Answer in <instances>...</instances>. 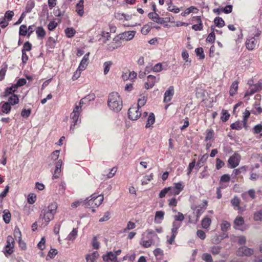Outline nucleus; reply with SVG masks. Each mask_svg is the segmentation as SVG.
<instances>
[{
  "instance_id": "obj_1",
  "label": "nucleus",
  "mask_w": 262,
  "mask_h": 262,
  "mask_svg": "<svg viewBox=\"0 0 262 262\" xmlns=\"http://www.w3.org/2000/svg\"><path fill=\"white\" fill-rule=\"evenodd\" d=\"M95 98V96L94 94L89 95L81 99L79 104L75 106L73 112L70 115L71 121L70 128V132L71 134L74 133L76 125H77L78 123L80 122V120L79 118L80 113L82 112V106L83 104H86L87 102L92 100H94Z\"/></svg>"
},
{
  "instance_id": "obj_2",
  "label": "nucleus",
  "mask_w": 262,
  "mask_h": 262,
  "mask_svg": "<svg viewBox=\"0 0 262 262\" xmlns=\"http://www.w3.org/2000/svg\"><path fill=\"white\" fill-rule=\"evenodd\" d=\"M57 209V204L56 203H52L50 204L48 207L43 209L39 216V220L42 224H45V226L54 219L55 214Z\"/></svg>"
},
{
  "instance_id": "obj_3",
  "label": "nucleus",
  "mask_w": 262,
  "mask_h": 262,
  "mask_svg": "<svg viewBox=\"0 0 262 262\" xmlns=\"http://www.w3.org/2000/svg\"><path fill=\"white\" fill-rule=\"evenodd\" d=\"M107 105L110 110L114 112H118L122 108V100L117 92H112L108 96Z\"/></svg>"
},
{
  "instance_id": "obj_4",
  "label": "nucleus",
  "mask_w": 262,
  "mask_h": 262,
  "mask_svg": "<svg viewBox=\"0 0 262 262\" xmlns=\"http://www.w3.org/2000/svg\"><path fill=\"white\" fill-rule=\"evenodd\" d=\"M103 201V195L93 194L84 200V203L85 206L87 207L89 206L98 207L102 204Z\"/></svg>"
},
{
  "instance_id": "obj_5",
  "label": "nucleus",
  "mask_w": 262,
  "mask_h": 262,
  "mask_svg": "<svg viewBox=\"0 0 262 262\" xmlns=\"http://www.w3.org/2000/svg\"><path fill=\"white\" fill-rule=\"evenodd\" d=\"M140 108L137 106H133L129 108L128 111V118L132 120H137L141 116Z\"/></svg>"
},
{
  "instance_id": "obj_6",
  "label": "nucleus",
  "mask_w": 262,
  "mask_h": 262,
  "mask_svg": "<svg viewBox=\"0 0 262 262\" xmlns=\"http://www.w3.org/2000/svg\"><path fill=\"white\" fill-rule=\"evenodd\" d=\"M241 157L240 155L237 152H235L228 159V162L230 165V167L234 168L237 167L240 162Z\"/></svg>"
},
{
  "instance_id": "obj_7",
  "label": "nucleus",
  "mask_w": 262,
  "mask_h": 262,
  "mask_svg": "<svg viewBox=\"0 0 262 262\" xmlns=\"http://www.w3.org/2000/svg\"><path fill=\"white\" fill-rule=\"evenodd\" d=\"M122 46L121 40L118 35L115 36L112 41L107 45V49L110 51L117 49Z\"/></svg>"
},
{
  "instance_id": "obj_8",
  "label": "nucleus",
  "mask_w": 262,
  "mask_h": 262,
  "mask_svg": "<svg viewBox=\"0 0 262 262\" xmlns=\"http://www.w3.org/2000/svg\"><path fill=\"white\" fill-rule=\"evenodd\" d=\"M147 78V81L144 84V88L146 90L153 88L155 84L160 80L159 77H157L151 75H148Z\"/></svg>"
},
{
  "instance_id": "obj_9",
  "label": "nucleus",
  "mask_w": 262,
  "mask_h": 262,
  "mask_svg": "<svg viewBox=\"0 0 262 262\" xmlns=\"http://www.w3.org/2000/svg\"><path fill=\"white\" fill-rule=\"evenodd\" d=\"M246 48L249 51H252L258 46L257 39L255 37L249 36L245 43Z\"/></svg>"
},
{
  "instance_id": "obj_10",
  "label": "nucleus",
  "mask_w": 262,
  "mask_h": 262,
  "mask_svg": "<svg viewBox=\"0 0 262 262\" xmlns=\"http://www.w3.org/2000/svg\"><path fill=\"white\" fill-rule=\"evenodd\" d=\"M136 33V31H125L122 33L119 34L118 36L121 40H122L128 41L133 39Z\"/></svg>"
},
{
  "instance_id": "obj_11",
  "label": "nucleus",
  "mask_w": 262,
  "mask_h": 262,
  "mask_svg": "<svg viewBox=\"0 0 262 262\" xmlns=\"http://www.w3.org/2000/svg\"><path fill=\"white\" fill-rule=\"evenodd\" d=\"M253 250L252 249L248 248L246 246L241 247L238 248L236 252V254L239 256H249L252 255Z\"/></svg>"
},
{
  "instance_id": "obj_12",
  "label": "nucleus",
  "mask_w": 262,
  "mask_h": 262,
  "mask_svg": "<svg viewBox=\"0 0 262 262\" xmlns=\"http://www.w3.org/2000/svg\"><path fill=\"white\" fill-rule=\"evenodd\" d=\"M174 94V89L173 86H170L165 91L164 94L163 102L167 103L170 102Z\"/></svg>"
},
{
  "instance_id": "obj_13",
  "label": "nucleus",
  "mask_w": 262,
  "mask_h": 262,
  "mask_svg": "<svg viewBox=\"0 0 262 262\" xmlns=\"http://www.w3.org/2000/svg\"><path fill=\"white\" fill-rule=\"evenodd\" d=\"M208 204L206 200H204L203 203L196 206L194 209L196 214V220L198 221L201 215L205 211Z\"/></svg>"
},
{
  "instance_id": "obj_14",
  "label": "nucleus",
  "mask_w": 262,
  "mask_h": 262,
  "mask_svg": "<svg viewBox=\"0 0 262 262\" xmlns=\"http://www.w3.org/2000/svg\"><path fill=\"white\" fill-rule=\"evenodd\" d=\"M62 165V161L61 159L58 160L55 163V168L53 173L52 179H56L59 178L60 173L61 172V166Z\"/></svg>"
},
{
  "instance_id": "obj_15",
  "label": "nucleus",
  "mask_w": 262,
  "mask_h": 262,
  "mask_svg": "<svg viewBox=\"0 0 262 262\" xmlns=\"http://www.w3.org/2000/svg\"><path fill=\"white\" fill-rule=\"evenodd\" d=\"M137 73L134 71H127L123 72L122 75V78L123 80L126 81L127 80H134L137 77Z\"/></svg>"
},
{
  "instance_id": "obj_16",
  "label": "nucleus",
  "mask_w": 262,
  "mask_h": 262,
  "mask_svg": "<svg viewBox=\"0 0 262 262\" xmlns=\"http://www.w3.org/2000/svg\"><path fill=\"white\" fill-rule=\"evenodd\" d=\"M103 260L106 262L112 261L113 262H119L117 258L116 257L115 254L112 252H108L105 255L102 256Z\"/></svg>"
},
{
  "instance_id": "obj_17",
  "label": "nucleus",
  "mask_w": 262,
  "mask_h": 262,
  "mask_svg": "<svg viewBox=\"0 0 262 262\" xmlns=\"http://www.w3.org/2000/svg\"><path fill=\"white\" fill-rule=\"evenodd\" d=\"M89 52L84 55L81 61H80L78 68L82 70H84L86 68L89 64Z\"/></svg>"
},
{
  "instance_id": "obj_18",
  "label": "nucleus",
  "mask_w": 262,
  "mask_h": 262,
  "mask_svg": "<svg viewBox=\"0 0 262 262\" xmlns=\"http://www.w3.org/2000/svg\"><path fill=\"white\" fill-rule=\"evenodd\" d=\"M148 17L154 21L162 24L163 23V19L159 17V15L156 12H150L148 14Z\"/></svg>"
},
{
  "instance_id": "obj_19",
  "label": "nucleus",
  "mask_w": 262,
  "mask_h": 262,
  "mask_svg": "<svg viewBox=\"0 0 262 262\" xmlns=\"http://www.w3.org/2000/svg\"><path fill=\"white\" fill-rule=\"evenodd\" d=\"M83 4L84 1L80 0L76 6V11L80 16H82L84 14Z\"/></svg>"
},
{
  "instance_id": "obj_20",
  "label": "nucleus",
  "mask_w": 262,
  "mask_h": 262,
  "mask_svg": "<svg viewBox=\"0 0 262 262\" xmlns=\"http://www.w3.org/2000/svg\"><path fill=\"white\" fill-rule=\"evenodd\" d=\"M211 224V220L208 216H205L201 222L202 227L204 229H208Z\"/></svg>"
},
{
  "instance_id": "obj_21",
  "label": "nucleus",
  "mask_w": 262,
  "mask_h": 262,
  "mask_svg": "<svg viewBox=\"0 0 262 262\" xmlns=\"http://www.w3.org/2000/svg\"><path fill=\"white\" fill-rule=\"evenodd\" d=\"M11 109V106L9 103L5 102L1 106V110L0 111V116L3 114H8Z\"/></svg>"
},
{
  "instance_id": "obj_22",
  "label": "nucleus",
  "mask_w": 262,
  "mask_h": 262,
  "mask_svg": "<svg viewBox=\"0 0 262 262\" xmlns=\"http://www.w3.org/2000/svg\"><path fill=\"white\" fill-rule=\"evenodd\" d=\"M155 122V117L153 113H149L147 119L145 127L148 128L152 126Z\"/></svg>"
},
{
  "instance_id": "obj_23",
  "label": "nucleus",
  "mask_w": 262,
  "mask_h": 262,
  "mask_svg": "<svg viewBox=\"0 0 262 262\" xmlns=\"http://www.w3.org/2000/svg\"><path fill=\"white\" fill-rule=\"evenodd\" d=\"M164 212L158 211L156 212L154 221L156 224H160L164 219Z\"/></svg>"
},
{
  "instance_id": "obj_24",
  "label": "nucleus",
  "mask_w": 262,
  "mask_h": 262,
  "mask_svg": "<svg viewBox=\"0 0 262 262\" xmlns=\"http://www.w3.org/2000/svg\"><path fill=\"white\" fill-rule=\"evenodd\" d=\"M99 256L97 252H94L92 253L87 254L85 257L86 262H95L97 258Z\"/></svg>"
},
{
  "instance_id": "obj_25",
  "label": "nucleus",
  "mask_w": 262,
  "mask_h": 262,
  "mask_svg": "<svg viewBox=\"0 0 262 262\" xmlns=\"http://www.w3.org/2000/svg\"><path fill=\"white\" fill-rule=\"evenodd\" d=\"M14 236L15 239L18 241L19 244H21V233L17 226L15 227L14 230Z\"/></svg>"
},
{
  "instance_id": "obj_26",
  "label": "nucleus",
  "mask_w": 262,
  "mask_h": 262,
  "mask_svg": "<svg viewBox=\"0 0 262 262\" xmlns=\"http://www.w3.org/2000/svg\"><path fill=\"white\" fill-rule=\"evenodd\" d=\"M258 90V86L254 85L250 88L246 92L245 97L251 96Z\"/></svg>"
},
{
  "instance_id": "obj_27",
  "label": "nucleus",
  "mask_w": 262,
  "mask_h": 262,
  "mask_svg": "<svg viewBox=\"0 0 262 262\" xmlns=\"http://www.w3.org/2000/svg\"><path fill=\"white\" fill-rule=\"evenodd\" d=\"M151 25V23H149L147 24L144 25L141 29V33L143 35L147 34L152 28Z\"/></svg>"
},
{
  "instance_id": "obj_28",
  "label": "nucleus",
  "mask_w": 262,
  "mask_h": 262,
  "mask_svg": "<svg viewBox=\"0 0 262 262\" xmlns=\"http://www.w3.org/2000/svg\"><path fill=\"white\" fill-rule=\"evenodd\" d=\"M238 89V82L237 81H234L230 89L229 93L230 96H234L237 91Z\"/></svg>"
},
{
  "instance_id": "obj_29",
  "label": "nucleus",
  "mask_w": 262,
  "mask_h": 262,
  "mask_svg": "<svg viewBox=\"0 0 262 262\" xmlns=\"http://www.w3.org/2000/svg\"><path fill=\"white\" fill-rule=\"evenodd\" d=\"M36 33L38 38H43L46 35V31L41 27H38L36 28Z\"/></svg>"
},
{
  "instance_id": "obj_30",
  "label": "nucleus",
  "mask_w": 262,
  "mask_h": 262,
  "mask_svg": "<svg viewBox=\"0 0 262 262\" xmlns=\"http://www.w3.org/2000/svg\"><path fill=\"white\" fill-rule=\"evenodd\" d=\"M246 126V125L244 124V122H242L240 121H237L235 123H233L231 124L230 127L232 129H235V130H241L243 126Z\"/></svg>"
},
{
  "instance_id": "obj_31",
  "label": "nucleus",
  "mask_w": 262,
  "mask_h": 262,
  "mask_svg": "<svg viewBox=\"0 0 262 262\" xmlns=\"http://www.w3.org/2000/svg\"><path fill=\"white\" fill-rule=\"evenodd\" d=\"M244 224V220L242 216L237 217L234 221V226L236 229H239V227Z\"/></svg>"
},
{
  "instance_id": "obj_32",
  "label": "nucleus",
  "mask_w": 262,
  "mask_h": 262,
  "mask_svg": "<svg viewBox=\"0 0 262 262\" xmlns=\"http://www.w3.org/2000/svg\"><path fill=\"white\" fill-rule=\"evenodd\" d=\"M56 44V40L52 37H50L48 39L46 45L49 49H53L55 47Z\"/></svg>"
},
{
  "instance_id": "obj_33",
  "label": "nucleus",
  "mask_w": 262,
  "mask_h": 262,
  "mask_svg": "<svg viewBox=\"0 0 262 262\" xmlns=\"http://www.w3.org/2000/svg\"><path fill=\"white\" fill-rule=\"evenodd\" d=\"M211 29L212 30V32L207 36V37L206 38V41L210 43H213L214 41V40L215 38V34L214 33V27H213V26H211Z\"/></svg>"
},
{
  "instance_id": "obj_34",
  "label": "nucleus",
  "mask_w": 262,
  "mask_h": 262,
  "mask_svg": "<svg viewBox=\"0 0 262 262\" xmlns=\"http://www.w3.org/2000/svg\"><path fill=\"white\" fill-rule=\"evenodd\" d=\"M65 34L68 38H71L73 37L76 31L73 28H67L64 30Z\"/></svg>"
},
{
  "instance_id": "obj_35",
  "label": "nucleus",
  "mask_w": 262,
  "mask_h": 262,
  "mask_svg": "<svg viewBox=\"0 0 262 262\" xmlns=\"http://www.w3.org/2000/svg\"><path fill=\"white\" fill-rule=\"evenodd\" d=\"M35 6V2L34 0H29L27 2L26 7V11L25 12L29 13L30 12Z\"/></svg>"
},
{
  "instance_id": "obj_36",
  "label": "nucleus",
  "mask_w": 262,
  "mask_h": 262,
  "mask_svg": "<svg viewBox=\"0 0 262 262\" xmlns=\"http://www.w3.org/2000/svg\"><path fill=\"white\" fill-rule=\"evenodd\" d=\"M19 101V99L17 95H12L8 99V101L7 102L9 103L10 105H13L16 104H17Z\"/></svg>"
},
{
  "instance_id": "obj_37",
  "label": "nucleus",
  "mask_w": 262,
  "mask_h": 262,
  "mask_svg": "<svg viewBox=\"0 0 262 262\" xmlns=\"http://www.w3.org/2000/svg\"><path fill=\"white\" fill-rule=\"evenodd\" d=\"M230 180V177L229 175L225 174H223L220 179V186H227V185L224 184V183L229 182Z\"/></svg>"
},
{
  "instance_id": "obj_38",
  "label": "nucleus",
  "mask_w": 262,
  "mask_h": 262,
  "mask_svg": "<svg viewBox=\"0 0 262 262\" xmlns=\"http://www.w3.org/2000/svg\"><path fill=\"white\" fill-rule=\"evenodd\" d=\"M113 64V62L111 61H105L103 63L104 71L103 73L104 75H106L110 71V68Z\"/></svg>"
},
{
  "instance_id": "obj_39",
  "label": "nucleus",
  "mask_w": 262,
  "mask_h": 262,
  "mask_svg": "<svg viewBox=\"0 0 262 262\" xmlns=\"http://www.w3.org/2000/svg\"><path fill=\"white\" fill-rule=\"evenodd\" d=\"M241 202L240 199L236 196H234V198L231 200V203L234 208L235 209L236 207L238 209L240 208L239 204Z\"/></svg>"
},
{
  "instance_id": "obj_40",
  "label": "nucleus",
  "mask_w": 262,
  "mask_h": 262,
  "mask_svg": "<svg viewBox=\"0 0 262 262\" xmlns=\"http://www.w3.org/2000/svg\"><path fill=\"white\" fill-rule=\"evenodd\" d=\"M3 220L6 224H9L10 222L11 215L7 210H5L3 214Z\"/></svg>"
},
{
  "instance_id": "obj_41",
  "label": "nucleus",
  "mask_w": 262,
  "mask_h": 262,
  "mask_svg": "<svg viewBox=\"0 0 262 262\" xmlns=\"http://www.w3.org/2000/svg\"><path fill=\"white\" fill-rule=\"evenodd\" d=\"M77 232L78 231L77 229L74 228L68 235L67 239L69 241H74L77 236Z\"/></svg>"
},
{
  "instance_id": "obj_42",
  "label": "nucleus",
  "mask_w": 262,
  "mask_h": 262,
  "mask_svg": "<svg viewBox=\"0 0 262 262\" xmlns=\"http://www.w3.org/2000/svg\"><path fill=\"white\" fill-rule=\"evenodd\" d=\"M214 23L215 25L219 28H222L225 25L224 20L222 18L220 17H215L214 20Z\"/></svg>"
},
{
  "instance_id": "obj_43",
  "label": "nucleus",
  "mask_w": 262,
  "mask_h": 262,
  "mask_svg": "<svg viewBox=\"0 0 262 262\" xmlns=\"http://www.w3.org/2000/svg\"><path fill=\"white\" fill-rule=\"evenodd\" d=\"M230 224L228 222L226 221H223L221 225V230L222 232H226L228 229H230Z\"/></svg>"
},
{
  "instance_id": "obj_44",
  "label": "nucleus",
  "mask_w": 262,
  "mask_h": 262,
  "mask_svg": "<svg viewBox=\"0 0 262 262\" xmlns=\"http://www.w3.org/2000/svg\"><path fill=\"white\" fill-rule=\"evenodd\" d=\"M181 224L176 221H174L172 223V227L171 229V233H178V229L181 227Z\"/></svg>"
},
{
  "instance_id": "obj_45",
  "label": "nucleus",
  "mask_w": 262,
  "mask_h": 262,
  "mask_svg": "<svg viewBox=\"0 0 262 262\" xmlns=\"http://www.w3.org/2000/svg\"><path fill=\"white\" fill-rule=\"evenodd\" d=\"M147 101L146 98L144 96H141L138 100L137 107H141L145 105Z\"/></svg>"
},
{
  "instance_id": "obj_46",
  "label": "nucleus",
  "mask_w": 262,
  "mask_h": 262,
  "mask_svg": "<svg viewBox=\"0 0 262 262\" xmlns=\"http://www.w3.org/2000/svg\"><path fill=\"white\" fill-rule=\"evenodd\" d=\"M195 52L200 59H203L205 57L204 51L202 48H198L195 50Z\"/></svg>"
},
{
  "instance_id": "obj_47",
  "label": "nucleus",
  "mask_w": 262,
  "mask_h": 262,
  "mask_svg": "<svg viewBox=\"0 0 262 262\" xmlns=\"http://www.w3.org/2000/svg\"><path fill=\"white\" fill-rule=\"evenodd\" d=\"M153 177V174L151 173L149 175L145 176L142 180L141 183L142 185H146L152 179Z\"/></svg>"
},
{
  "instance_id": "obj_48",
  "label": "nucleus",
  "mask_w": 262,
  "mask_h": 262,
  "mask_svg": "<svg viewBox=\"0 0 262 262\" xmlns=\"http://www.w3.org/2000/svg\"><path fill=\"white\" fill-rule=\"evenodd\" d=\"M5 246L7 247H13L14 246V240L11 235H9L7 238V244Z\"/></svg>"
},
{
  "instance_id": "obj_49",
  "label": "nucleus",
  "mask_w": 262,
  "mask_h": 262,
  "mask_svg": "<svg viewBox=\"0 0 262 262\" xmlns=\"http://www.w3.org/2000/svg\"><path fill=\"white\" fill-rule=\"evenodd\" d=\"M252 112L254 115H258L262 113V108L259 106V104H255L254 109L252 110Z\"/></svg>"
},
{
  "instance_id": "obj_50",
  "label": "nucleus",
  "mask_w": 262,
  "mask_h": 262,
  "mask_svg": "<svg viewBox=\"0 0 262 262\" xmlns=\"http://www.w3.org/2000/svg\"><path fill=\"white\" fill-rule=\"evenodd\" d=\"M19 34L20 35L25 36L27 34V28L25 25H22L19 27Z\"/></svg>"
},
{
  "instance_id": "obj_51",
  "label": "nucleus",
  "mask_w": 262,
  "mask_h": 262,
  "mask_svg": "<svg viewBox=\"0 0 262 262\" xmlns=\"http://www.w3.org/2000/svg\"><path fill=\"white\" fill-rule=\"evenodd\" d=\"M154 243L152 239L145 240L142 239L141 241V245L145 248L150 247Z\"/></svg>"
},
{
  "instance_id": "obj_52",
  "label": "nucleus",
  "mask_w": 262,
  "mask_h": 262,
  "mask_svg": "<svg viewBox=\"0 0 262 262\" xmlns=\"http://www.w3.org/2000/svg\"><path fill=\"white\" fill-rule=\"evenodd\" d=\"M254 220L256 221L262 220V209L256 211L254 213Z\"/></svg>"
},
{
  "instance_id": "obj_53",
  "label": "nucleus",
  "mask_w": 262,
  "mask_h": 262,
  "mask_svg": "<svg viewBox=\"0 0 262 262\" xmlns=\"http://www.w3.org/2000/svg\"><path fill=\"white\" fill-rule=\"evenodd\" d=\"M83 71V70H81L79 68H78V69L75 72V73H74V74L73 75L72 79L73 80H75L77 79L80 76L81 73L82 71Z\"/></svg>"
},
{
  "instance_id": "obj_54",
  "label": "nucleus",
  "mask_w": 262,
  "mask_h": 262,
  "mask_svg": "<svg viewBox=\"0 0 262 262\" xmlns=\"http://www.w3.org/2000/svg\"><path fill=\"white\" fill-rule=\"evenodd\" d=\"M17 89V86L16 84L13 85L11 86L8 88L6 90L7 95L11 94L16 91Z\"/></svg>"
},
{
  "instance_id": "obj_55",
  "label": "nucleus",
  "mask_w": 262,
  "mask_h": 262,
  "mask_svg": "<svg viewBox=\"0 0 262 262\" xmlns=\"http://www.w3.org/2000/svg\"><path fill=\"white\" fill-rule=\"evenodd\" d=\"M202 259L206 262H212V258L210 254L208 253H204L202 255Z\"/></svg>"
},
{
  "instance_id": "obj_56",
  "label": "nucleus",
  "mask_w": 262,
  "mask_h": 262,
  "mask_svg": "<svg viewBox=\"0 0 262 262\" xmlns=\"http://www.w3.org/2000/svg\"><path fill=\"white\" fill-rule=\"evenodd\" d=\"M31 44L29 42L27 41L24 44L21 51H24V52H26V51H30L31 50Z\"/></svg>"
},
{
  "instance_id": "obj_57",
  "label": "nucleus",
  "mask_w": 262,
  "mask_h": 262,
  "mask_svg": "<svg viewBox=\"0 0 262 262\" xmlns=\"http://www.w3.org/2000/svg\"><path fill=\"white\" fill-rule=\"evenodd\" d=\"M59 150H56L53 151L51 155V159L53 161H56L58 160L59 156Z\"/></svg>"
},
{
  "instance_id": "obj_58",
  "label": "nucleus",
  "mask_w": 262,
  "mask_h": 262,
  "mask_svg": "<svg viewBox=\"0 0 262 262\" xmlns=\"http://www.w3.org/2000/svg\"><path fill=\"white\" fill-rule=\"evenodd\" d=\"M174 221L177 222H182L184 220V216L182 213L179 212L174 216Z\"/></svg>"
},
{
  "instance_id": "obj_59",
  "label": "nucleus",
  "mask_w": 262,
  "mask_h": 262,
  "mask_svg": "<svg viewBox=\"0 0 262 262\" xmlns=\"http://www.w3.org/2000/svg\"><path fill=\"white\" fill-rule=\"evenodd\" d=\"M221 247L219 246H213L210 248V251L213 255H217L220 252Z\"/></svg>"
},
{
  "instance_id": "obj_60",
  "label": "nucleus",
  "mask_w": 262,
  "mask_h": 262,
  "mask_svg": "<svg viewBox=\"0 0 262 262\" xmlns=\"http://www.w3.org/2000/svg\"><path fill=\"white\" fill-rule=\"evenodd\" d=\"M162 65L160 63H158L152 68V71L154 72H159L162 70Z\"/></svg>"
},
{
  "instance_id": "obj_61",
  "label": "nucleus",
  "mask_w": 262,
  "mask_h": 262,
  "mask_svg": "<svg viewBox=\"0 0 262 262\" xmlns=\"http://www.w3.org/2000/svg\"><path fill=\"white\" fill-rule=\"evenodd\" d=\"M57 26V23L55 21H51L48 25V29L49 31L54 30Z\"/></svg>"
},
{
  "instance_id": "obj_62",
  "label": "nucleus",
  "mask_w": 262,
  "mask_h": 262,
  "mask_svg": "<svg viewBox=\"0 0 262 262\" xmlns=\"http://www.w3.org/2000/svg\"><path fill=\"white\" fill-rule=\"evenodd\" d=\"M14 14L12 11H7L5 14V19H7L8 21L11 20L14 16Z\"/></svg>"
},
{
  "instance_id": "obj_63",
  "label": "nucleus",
  "mask_w": 262,
  "mask_h": 262,
  "mask_svg": "<svg viewBox=\"0 0 262 262\" xmlns=\"http://www.w3.org/2000/svg\"><path fill=\"white\" fill-rule=\"evenodd\" d=\"M213 137V131L211 129H209L206 131V135L205 137V140H210Z\"/></svg>"
},
{
  "instance_id": "obj_64",
  "label": "nucleus",
  "mask_w": 262,
  "mask_h": 262,
  "mask_svg": "<svg viewBox=\"0 0 262 262\" xmlns=\"http://www.w3.org/2000/svg\"><path fill=\"white\" fill-rule=\"evenodd\" d=\"M262 131V125L258 124L256 125L253 128V133L254 134H258Z\"/></svg>"
}]
</instances>
